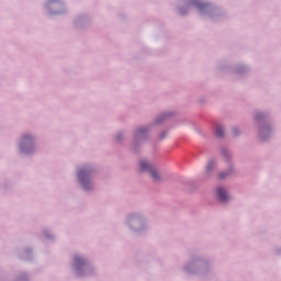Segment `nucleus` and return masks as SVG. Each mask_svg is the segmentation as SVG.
Listing matches in <instances>:
<instances>
[{
  "instance_id": "nucleus-7",
  "label": "nucleus",
  "mask_w": 281,
  "mask_h": 281,
  "mask_svg": "<svg viewBox=\"0 0 281 281\" xmlns=\"http://www.w3.org/2000/svg\"><path fill=\"white\" fill-rule=\"evenodd\" d=\"M214 168V162H209L206 166V170L210 172V170H212Z\"/></svg>"
},
{
  "instance_id": "nucleus-9",
  "label": "nucleus",
  "mask_w": 281,
  "mask_h": 281,
  "mask_svg": "<svg viewBox=\"0 0 281 281\" xmlns=\"http://www.w3.org/2000/svg\"><path fill=\"white\" fill-rule=\"evenodd\" d=\"M196 7H198V8H203V4L196 2Z\"/></svg>"
},
{
  "instance_id": "nucleus-5",
  "label": "nucleus",
  "mask_w": 281,
  "mask_h": 281,
  "mask_svg": "<svg viewBox=\"0 0 281 281\" xmlns=\"http://www.w3.org/2000/svg\"><path fill=\"white\" fill-rule=\"evenodd\" d=\"M216 135L217 137H223V135H225V131L223 130V126L221 125L216 126Z\"/></svg>"
},
{
  "instance_id": "nucleus-4",
  "label": "nucleus",
  "mask_w": 281,
  "mask_h": 281,
  "mask_svg": "<svg viewBox=\"0 0 281 281\" xmlns=\"http://www.w3.org/2000/svg\"><path fill=\"white\" fill-rule=\"evenodd\" d=\"M32 143H33L32 136H24L22 139V147H21L22 150H25V146Z\"/></svg>"
},
{
  "instance_id": "nucleus-2",
  "label": "nucleus",
  "mask_w": 281,
  "mask_h": 281,
  "mask_svg": "<svg viewBox=\"0 0 281 281\" xmlns=\"http://www.w3.org/2000/svg\"><path fill=\"white\" fill-rule=\"evenodd\" d=\"M78 179L80 183L83 186L85 190H89V187H87V179H89V171L85 169L79 170Z\"/></svg>"
},
{
  "instance_id": "nucleus-6",
  "label": "nucleus",
  "mask_w": 281,
  "mask_h": 281,
  "mask_svg": "<svg viewBox=\"0 0 281 281\" xmlns=\"http://www.w3.org/2000/svg\"><path fill=\"white\" fill-rule=\"evenodd\" d=\"M75 263H76L77 267H79L80 265H82V258L76 257Z\"/></svg>"
},
{
  "instance_id": "nucleus-10",
  "label": "nucleus",
  "mask_w": 281,
  "mask_h": 281,
  "mask_svg": "<svg viewBox=\"0 0 281 281\" xmlns=\"http://www.w3.org/2000/svg\"><path fill=\"white\" fill-rule=\"evenodd\" d=\"M138 133H144V130H138Z\"/></svg>"
},
{
  "instance_id": "nucleus-3",
  "label": "nucleus",
  "mask_w": 281,
  "mask_h": 281,
  "mask_svg": "<svg viewBox=\"0 0 281 281\" xmlns=\"http://www.w3.org/2000/svg\"><path fill=\"white\" fill-rule=\"evenodd\" d=\"M217 196L222 202L227 201V192L225 191V189H217Z\"/></svg>"
},
{
  "instance_id": "nucleus-1",
  "label": "nucleus",
  "mask_w": 281,
  "mask_h": 281,
  "mask_svg": "<svg viewBox=\"0 0 281 281\" xmlns=\"http://www.w3.org/2000/svg\"><path fill=\"white\" fill-rule=\"evenodd\" d=\"M139 168H140L142 171L149 170V172L151 175V178L154 179L155 183H159V181H161V176H159V172L156 171V169H153V167H150L148 161L142 160L139 162Z\"/></svg>"
},
{
  "instance_id": "nucleus-8",
  "label": "nucleus",
  "mask_w": 281,
  "mask_h": 281,
  "mask_svg": "<svg viewBox=\"0 0 281 281\" xmlns=\"http://www.w3.org/2000/svg\"><path fill=\"white\" fill-rule=\"evenodd\" d=\"M226 176L227 175H225V173H220V179H225Z\"/></svg>"
},
{
  "instance_id": "nucleus-11",
  "label": "nucleus",
  "mask_w": 281,
  "mask_h": 281,
  "mask_svg": "<svg viewBox=\"0 0 281 281\" xmlns=\"http://www.w3.org/2000/svg\"><path fill=\"white\" fill-rule=\"evenodd\" d=\"M237 133H238V132H236V130H235V135H237Z\"/></svg>"
}]
</instances>
